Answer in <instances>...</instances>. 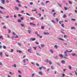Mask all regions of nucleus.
Returning a JSON list of instances; mask_svg holds the SVG:
<instances>
[{
    "label": "nucleus",
    "mask_w": 77,
    "mask_h": 77,
    "mask_svg": "<svg viewBox=\"0 0 77 77\" xmlns=\"http://www.w3.org/2000/svg\"><path fill=\"white\" fill-rule=\"evenodd\" d=\"M18 45H20V46H21V43H18Z\"/></svg>",
    "instance_id": "nucleus-45"
},
{
    "label": "nucleus",
    "mask_w": 77,
    "mask_h": 77,
    "mask_svg": "<svg viewBox=\"0 0 77 77\" xmlns=\"http://www.w3.org/2000/svg\"><path fill=\"white\" fill-rule=\"evenodd\" d=\"M40 20H43V17H41V18H40Z\"/></svg>",
    "instance_id": "nucleus-50"
},
{
    "label": "nucleus",
    "mask_w": 77,
    "mask_h": 77,
    "mask_svg": "<svg viewBox=\"0 0 77 77\" xmlns=\"http://www.w3.org/2000/svg\"><path fill=\"white\" fill-rule=\"evenodd\" d=\"M45 62L46 63H49V60L48 59H46L45 60Z\"/></svg>",
    "instance_id": "nucleus-3"
},
{
    "label": "nucleus",
    "mask_w": 77,
    "mask_h": 77,
    "mask_svg": "<svg viewBox=\"0 0 77 77\" xmlns=\"http://www.w3.org/2000/svg\"><path fill=\"white\" fill-rule=\"evenodd\" d=\"M51 53H53V51L52 50H51L50 51Z\"/></svg>",
    "instance_id": "nucleus-28"
},
{
    "label": "nucleus",
    "mask_w": 77,
    "mask_h": 77,
    "mask_svg": "<svg viewBox=\"0 0 77 77\" xmlns=\"http://www.w3.org/2000/svg\"><path fill=\"white\" fill-rule=\"evenodd\" d=\"M66 37H67V36H66V35H64L63 38H66Z\"/></svg>",
    "instance_id": "nucleus-41"
},
{
    "label": "nucleus",
    "mask_w": 77,
    "mask_h": 77,
    "mask_svg": "<svg viewBox=\"0 0 77 77\" xmlns=\"http://www.w3.org/2000/svg\"><path fill=\"white\" fill-rule=\"evenodd\" d=\"M3 48L4 49H6V47L5 46H3Z\"/></svg>",
    "instance_id": "nucleus-59"
},
{
    "label": "nucleus",
    "mask_w": 77,
    "mask_h": 77,
    "mask_svg": "<svg viewBox=\"0 0 77 77\" xmlns=\"http://www.w3.org/2000/svg\"><path fill=\"white\" fill-rule=\"evenodd\" d=\"M42 68H43L42 66V67H40L39 68V69H40V70H41V69H42Z\"/></svg>",
    "instance_id": "nucleus-38"
},
{
    "label": "nucleus",
    "mask_w": 77,
    "mask_h": 77,
    "mask_svg": "<svg viewBox=\"0 0 77 77\" xmlns=\"http://www.w3.org/2000/svg\"><path fill=\"white\" fill-rule=\"evenodd\" d=\"M75 13H76V14H77V10H75Z\"/></svg>",
    "instance_id": "nucleus-63"
},
{
    "label": "nucleus",
    "mask_w": 77,
    "mask_h": 77,
    "mask_svg": "<svg viewBox=\"0 0 77 77\" xmlns=\"http://www.w3.org/2000/svg\"><path fill=\"white\" fill-rule=\"evenodd\" d=\"M56 13L54 12V14L53 15V17H55V16H54V15H56Z\"/></svg>",
    "instance_id": "nucleus-22"
},
{
    "label": "nucleus",
    "mask_w": 77,
    "mask_h": 77,
    "mask_svg": "<svg viewBox=\"0 0 77 77\" xmlns=\"http://www.w3.org/2000/svg\"><path fill=\"white\" fill-rule=\"evenodd\" d=\"M41 4L42 6H45V4H44V2H42Z\"/></svg>",
    "instance_id": "nucleus-11"
},
{
    "label": "nucleus",
    "mask_w": 77,
    "mask_h": 77,
    "mask_svg": "<svg viewBox=\"0 0 77 77\" xmlns=\"http://www.w3.org/2000/svg\"><path fill=\"white\" fill-rule=\"evenodd\" d=\"M72 50H71L70 51H68L66 50L64 53V55H63L64 58H65V59H68V58L66 57H67L68 56V54H67V52L68 53H71V52H72Z\"/></svg>",
    "instance_id": "nucleus-1"
},
{
    "label": "nucleus",
    "mask_w": 77,
    "mask_h": 77,
    "mask_svg": "<svg viewBox=\"0 0 77 77\" xmlns=\"http://www.w3.org/2000/svg\"><path fill=\"white\" fill-rule=\"evenodd\" d=\"M13 34L14 35H16L15 33V32H13Z\"/></svg>",
    "instance_id": "nucleus-60"
},
{
    "label": "nucleus",
    "mask_w": 77,
    "mask_h": 77,
    "mask_svg": "<svg viewBox=\"0 0 77 77\" xmlns=\"http://www.w3.org/2000/svg\"><path fill=\"white\" fill-rule=\"evenodd\" d=\"M64 26L65 25H64V24L63 23L61 25V26H62V27H63V28H64Z\"/></svg>",
    "instance_id": "nucleus-29"
},
{
    "label": "nucleus",
    "mask_w": 77,
    "mask_h": 77,
    "mask_svg": "<svg viewBox=\"0 0 77 77\" xmlns=\"http://www.w3.org/2000/svg\"><path fill=\"white\" fill-rule=\"evenodd\" d=\"M41 45L42 48H43V47H44L45 46V45H44L43 44H42Z\"/></svg>",
    "instance_id": "nucleus-16"
},
{
    "label": "nucleus",
    "mask_w": 77,
    "mask_h": 77,
    "mask_svg": "<svg viewBox=\"0 0 77 77\" xmlns=\"http://www.w3.org/2000/svg\"><path fill=\"white\" fill-rule=\"evenodd\" d=\"M28 32H29V34H30L31 33V31H30V30H28Z\"/></svg>",
    "instance_id": "nucleus-34"
},
{
    "label": "nucleus",
    "mask_w": 77,
    "mask_h": 77,
    "mask_svg": "<svg viewBox=\"0 0 77 77\" xmlns=\"http://www.w3.org/2000/svg\"><path fill=\"white\" fill-rule=\"evenodd\" d=\"M23 17H22L21 18H20V19L21 20H23Z\"/></svg>",
    "instance_id": "nucleus-46"
},
{
    "label": "nucleus",
    "mask_w": 77,
    "mask_h": 77,
    "mask_svg": "<svg viewBox=\"0 0 77 77\" xmlns=\"http://www.w3.org/2000/svg\"><path fill=\"white\" fill-rule=\"evenodd\" d=\"M44 35H49V33L48 32H44Z\"/></svg>",
    "instance_id": "nucleus-10"
},
{
    "label": "nucleus",
    "mask_w": 77,
    "mask_h": 77,
    "mask_svg": "<svg viewBox=\"0 0 77 77\" xmlns=\"http://www.w3.org/2000/svg\"><path fill=\"white\" fill-rule=\"evenodd\" d=\"M57 65H58L59 66H60V64L59 63H57Z\"/></svg>",
    "instance_id": "nucleus-33"
},
{
    "label": "nucleus",
    "mask_w": 77,
    "mask_h": 77,
    "mask_svg": "<svg viewBox=\"0 0 77 77\" xmlns=\"http://www.w3.org/2000/svg\"><path fill=\"white\" fill-rule=\"evenodd\" d=\"M2 54H3V53H2V52H0V57H2Z\"/></svg>",
    "instance_id": "nucleus-8"
},
{
    "label": "nucleus",
    "mask_w": 77,
    "mask_h": 77,
    "mask_svg": "<svg viewBox=\"0 0 77 77\" xmlns=\"http://www.w3.org/2000/svg\"><path fill=\"white\" fill-rule=\"evenodd\" d=\"M58 5L60 7V8H62V5L58 3Z\"/></svg>",
    "instance_id": "nucleus-24"
},
{
    "label": "nucleus",
    "mask_w": 77,
    "mask_h": 77,
    "mask_svg": "<svg viewBox=\"0 0 77 77\" xmlns=\"http://www.w3.org/2000/svg\"><path fill=\"white\" fill-rule=\"evenodd\" d=\"M13 66H14V68H16L17 67V64H14Z\"/></svg>",
    "instance_id": "nucleus-12"
},
{
    "label": "nucleus",
    "mask_w": 77,
    "mask_h": 77,
    "mask_svg": "<svg viewBox=\"0 0 77 77\" xmlns=\"http://www.w3.org/2000/svg\"><path fill=\"white\" fill-rule=\"evenodd\" d=\"M55 48H57V49L58 48V46H57V45H55Z\"/></svg>",
    "instance_id": "nucleus-27"
},
{
    "label": "nucleus",
    "mask_w": 77,
    "mask_h": 77,
    "mask_svg": "<svg viewBox=\"0 0 77 77\" xmlns=\"http://www.w3.org/2000/svg\"><path fill=\"white\" fill-rule=\"evenodd\" d=\"M23 61L24 63H26V60L25 59L23 60Z\"/></svg>",
    "instance_id": "nucleus-35"
},
{
    "label": "nucleus",
    "mask_w": 77,
    "mask_h": 77,
    "mask_svg": "<svg viewBox=\"0 0 77 77\" xmlns=\"http://www.w3.org/2000/svg\"><path fill=\"white\" fill-rule=\"evenodd\" d=\"M0 14H3V11L0 10Z\"/></svg>",
    "instance_id": "nucleus-57"
},
{
    "label": "nucleus",
    "mask_w": 77,
    "mask_h": 77,
    "mask_svg": "<svg viewBox=\"0 0 77 77\" xmlns=\"http://www.w3.org/2000/svg\"><path fill=\"white\" fill-rule=\"evenodd\" d=\"M29 3L30 5H33V3L32 2H31Z\"/></svg>",
    "instance_id": "nucleus-31"
},
{
    "label": "nucleus",
    "mask_w": 77,
    "mask_h": 77,
    "mask_svg": "<svg viewBox=\"0 0 77 77\" xmlns=\"http://www.w3.org/2000/svg\"><path fill=\"white\" fill-rule=\"evenodd\" d=\"M28 30H31V28H30V26H29L28 28Z\"/></svg>",
    "instance_id": "nucleus-52"
},
{
    "label": "nucleus",
    "mask_w": 77,
    "mask_h": 77,
    "mask_svg": "<svg viewBox=\"0 0 77 77\" xmlns=\"http://www.w3.org/2000/svg\"><path fill=\"white\" fill-rule=\"evenodd\" d=\"M63 18H66V15L65 14H64L63 16Z\"/></svg>",
    "instance_id": "nucleus-43"
},
{
    "label": "nucleus",
    "mask_w": 77,
    "mask_h": 77,
    "mask_svg": "<svg viewBox=\"0 0 77 77\" xmlns=\"http://www.w3.org/2000/svg\"><path fill=\"white\" fill-rule=\"evenodd\" d=\"M16 17H17V16L16 15H14V18H16Z\"/></svg>",
    "instance_id": "nucleus-62"
},
{
    "label": "nucleus",
    "mask_w": 77,
    "mask_h": 77,
    "mask_svg": "<svg viewBox=\"0 0 77 77\" xmlns=\"http://www.w3.org/2000/svg\"><path fill=\"white\" fill-rule=\"evenodd\" d=\"M41 28H42V29H44V26H42Z\"/></svg>",
    "instance_id": "nucleus-61"
},
{
    "label": "nucleus",
    "mask_w": 77,
    "mask_h": 77,
    "mask_svg": "<svg viewBox=\"0 0 77 77\" xmlns=\"http://www.w3.org/2000/svg\"><path fill=\"white\" fill-rule=\"evenodd\" d=\"M50 65H52V62H51V61L50 60H49V62Z\"/></svg>",
    "instance_id": "nucleus-18"
},
{
    "label": "nucleus",
    "mask_w": 77,
    "mask_h": 77,
    "mask_svg": "<svg viewBox=\"0 0 77 77\" xmlns=\"http://www.w3.org/2000/svg\"><path fill=\"white\" fill-rule=\"evenodd\" d=\"M33 48H34V49L35 50H36V48H37V47H33Z\"/></svg>",
    "instance_id": "nucleus-42"
},
{
    "label": "nucleus",
    "mask_w": 77,
    "mask_h": 77,
    "mask_svg": "<svg viewBox=\"0 0 77 77\" xmlns=\"http://www.w3.org/2000/svg\"><path fill=\"white\" fill-rule=\"evenodd\" d=\"M36 65L37 66H39V64L37 63Z\"/></svg>",
    "instance_id": "nucleus-48"
},
{
    "label": "nucleus",
    "mask_w": 77,
    "mask_h": 77,
    "mask_svg": "<svg viewBox=\"0 0 77 77\" xmlns=\"http://www.w3.org/2000/svg\"><path fill=\"white\" fill-rule=\"evenodd\" d=\"M71 20L72 21H75V19H73V18H72V19H71Z\"/></svg>",
    "instance_id": "nucleus-26"
},
{
    "label": "nucleus",
    "mask_w": 77,
    "mask_h": 77,
    "mask_svg": "<svg viewBox=\"0 0 77 77\" xmlns=\"http://www.w3.org/2000/svg\"><path fill=\"white\" fill-rule=\"evenodd\" d=\"M69 68L70 69H71V68H72V67H71V66H69Z\"/></svg>",
    "instance_id": "nucleus-23"
},
{
    "label": "nucleus",
    "mask_w": 77,
    "mask_h": 77,
    "mask_svg": "<svg viewBox=\"0 0 77 77\" xmlns=\"http://www.w3.org/2000/svg\"><path fill=\"white\" fill-rule=\"evenodd\" d=\"M30 20H35V18H34V17H30Z\"/></svg>",
    "instance_id": "nucleus-17"
},
{
    "label": "nucleus",
    "mask_w": 77,
    "mask_h": 77,
    "mask_svg": "<svg viewBox=\"0 0 77 77\" xmlns=\"http://www.w3.org/2000/svg\"><path fill=\"white\" fill-rule=\"evenodd\" d=\"M18 72L19 73H20V74H21V71H20V70H18Z\"/></svg>",
    "instance_id": "nucleus-54"
},
{
    "label": "nucleus",
    "mask_w": 77,
    "mask_h": 77,
    "mask_svg": "<svg viewBox=\"0 0 77 77\" xmlns=\"http://www.w3.org/2000/svg\"><path fill=\"white\" fill-rule=\"evenodd\" d=\"M75 29V28H74V27H72V28H71V29Z\"/></svg>",
    "instance_id": "nucleus-55"
},
{
    "label": "nucleus",
    "mask_w": 77,
    "mask_h": 77,
    "mask_svg": "<svg viewBox=\"0 0 77 77\" xmlns=\"http://www.w3.org/2000/svg\"><path fill=\"white\" fill-rule=\"evenodd\" d=\"M17 53H18V52L19 53H22V51L20 50H17Z\"/></svg>",
    "instance_id": "nucleus-5"
},
{
    "label": "nucleus",
    "mask_w": 77,
    "mask_h": 77,
    "mask_svg": "<svg viewBox=\"0 0 77 77\" xmlns=\"http://www.w3.org/2000/svg\"><path fill=\"white\" fill-rule=\"evenodd\" d=\"M9 74H11V75H12V74H14V73L13 72V73H12L11 72H9Z\"/></svg>",
    "instance_id": "nucleus-25"
},
{
    "label": "nucleus",
    "mask_w": 77,
    "mask_h": 77,
    "mask_svg": "<svg viewBox=\"0 0 77 77\" xmlns=\"http://www.w3.org/2000/svg\"><path fill=\"white\" fill-rule=\"evenodd\" d=\"M36 54L37 55V56H40V54H39L38 53H36Z\"/></svg>",
    "instance_id": "nucleus-51"
},
{
    "label": "nucleus",
    "mask_w": 77,
    "mask_h": 77,
    "mask_svg": "<svg viewBox=\"0 0 77 77\" xmlns=\"http://www.w3.org/2000/svg\"><path fill=\"white\" fill-rule=\"evenodd\" d=\"M61 62L62 63H63V64H65V61L64 60H62Z\"/></svg>",
    "instance_id": "nucleus-4"
},
{
    "label": "nucleus",
    "mask_w": 77,
    "mask_h": 77,
    "mask_svg": "<svg viewBox=\"0 0 77 77\" xmlns=\"http://www.w3.org/2000/svg\"><path fill=\"white\" fill-rule=\"evenodd\" d=\"M50 2L49 1H46L45 3L47 4L48 3H49Z\"/></svg>",
    "instance_id": "nucleus-40"
},
{
    "label": "nucleus",
    "mask_w": 77,
    "mask_h": 77,
    "mask_svg": "<svg viewBox=\"0 0 77 77\" xmlns=\"http://www.w3.org/2000/svg\"><path fill=\"white\" fill-rule=\"evenodd\" d=\"M51 21V22L53 23H55V21H54V20H52Z\"/></svg>",
    "instance_id": "nucleus-37"
},
{
    "label": "nucleus",
    "mask_w": 77,
    "mask_h": 77,
    "mask_svg": "<svg viewBox=\"0 0 77 77\" xmlns=\"http://www.w3.org/2000/svg\"><path fill=\"white\" fill-rule=\"evenodd\" d=\"M66 69H63V71L64 72H65L66 71Z\"/></svg>",
    "instance_id": "nucleus-47"
},
{
    "label": "nucleus",
    "mask_w": 77,
    "mask_h": 77,
    "mask_svg": "<svg viewBox=\"0 0 77 77\" xmlns=\"http://www.w3.org/2000/svg\"><path fill=\"white\" fill-rule=\"evenodd\" d=\"M31 51V49H28V52H29V53H32V52H31V51Z\"/></svg>",
    "instance_id": "nucleus-15"
},
{
    "label": "nucleus",
    "mask_w": 77,
    "mask_h": 77,
    "mask_svg": "<svg viewBox=\"0 0 77 77\" xmlns=\"http://www.w3.org/2000/svg\"><path fill=\"white\" fill-rule=\"evenodd\" d=\"M21 26L22 27H24V25L23 24H21Z\"/></svg>",
    "instance_id": "nucleus-36"
},
{
    "label": "nucleus",
    "mask_w": 77,
    "mask_h": 77,
    "mask_svg": "<svg viewBox=\"0 0 77 77\" xmlns=\"http://www.w3.org/2000/svg\"><path fill=\"white\" fill-rule=\"evenodd\" d=\"M2 1L1 3L2 4H5V1L4 0H1Z\"/></svg>",
    "instance_id": "nucleus-9"
},
{
    "label": "nucleus",
    "mask_w": 77,
    "mask_h": 77,
    "mask_svg": "<svg viewBox=\"0 0 77 77\" xmlns=\"http://www.w3.org/2000/svg\"><path fill=\"white\" fill-rule=\"evenodd\" d=\"M8 32L9 33H10L11 32V30L9 29H8Z\"/></svg>",
    "instance_id": "nucleus-32"
},
{
    "label": "nucleus",
    "mask_w": 77,
    "mask_h": 77,
    "mask_svg": "<svg viewBox=\"0 0 77 77\" xmlns=\"http://www.w3.org/2000/svg\"><path fill=\"white\" fill-rule=\"evenodd\" d=\"M58 39H59V40H60L61 41H64V40H63V39L61 38H58Z\"/></svg>",
    "instance_id": "nucleus-13"
},
{
    "label": "nucleus",
    "mask_w": 77,
    "mask_h": 77,
    "mask_svg": "<svg viewBox=\"0 0 77 77\" xmlns=\"http://www.w3.org/2000/svg\"><path fill=\"white\" fill-rule=\"evenodd\" d=\"M35 43L37 45H38V44H39V43H38V42H35Z\"/></svg>",
    "instance_id": "nucleus-49"
},
{
    "label": "nucleus",
    "mask_w": 77,
    "mask_h": 77,
    "mask_svg": "<svg viewBox=\"0 0 77 77\" xmlns=\"http://www.w3.org/2000/svg\"><path fill=\"white\" fill-rule=\"evenodd\" d=\"M30 41H35V38H31L30 39Z\"/></svg>",
    "instance_id": "nucleus-2"
},
{
    "label": "nucleus",
    "mask_w": 77,
    "mask_h": 77,
    "mask_svg": "<svg viewBox=\"0 0 77 77\" xmlns=\"http://www.w3.org/2000/svg\"><path fill=\"white\" fill-rule=\"evenodd\" d=\"M59 56H60V57H63V55H62V54H61L59 55Z\"/></svg>",
    "instance_id": "nucleus-30"
},
{
    "label": "nucleus",
    "mask_w": 77,
    "mask_h": 77,
    "mask_svg": "<svg viewBox=\"0 0 77 77\" xmlns=\"http://www.w3.org/2000/svg\"><path fill=\"white\" fill-rule=\"evenodd\" d=\"M0 8H1V9H5V8H3V7H2L1 6H0Z\"/></svg>",
    "instance_id": "nucleus-19"
},
{
    "label": "nucleus",
    "mask_w": 77,
    "mask_h": 77,
    "mask_svg": "<svg viewBox=\"0 0 77 77\" xmlns=\"http://www.w3.org/2000/svg\"><path fill=\"white\" fill-rule=\"evenodd\" d=\"M18 6H19V7H21V6H22V5H21V4L18 5Z\"/></svg>",
    "instance_id": "nucleus-39"
},
{
    "label": "nucleus",
    "mask_w": 77,
    "mask_h": 77,
    "mask_svg": "<svg viewBox=\"0 0 77 77\" xmlns=\"http://www.w3.org/2000/svg\"><path fill=\"white\" fill-rule=\"evenodd\" d=\"M51 69H54V68L53 67V66H51Z\"/></svg>",
    "instance_id": "nucleus-56"
},
{
    "label": "nucleus",
    "mask_w": 77,
    "mask_h": 77,
    "mask_svg": "<svg viewBox=\"0 0 77 77\" xmlns=\"http://www.w3.org/2000/svg\"><path fill=\"white\" fill-rule=\"evenodd\" d=\"M18 23H21V20L20 19H18Z\"/></svg>",
    "instance_id": "nucleus-14"
},
{
    "label": "nucleus",
    "mask_w": 77,
    "mask_h": 77,
    "mask_svg": "<svg viewBox=\"0 0 77 77\" xmlns=\"http://www.w3.org/2000/svg\"><path fill=\"white\" fill-rule=\"evenodd\" d=\"M39 74L40 75H42V72H39Z\"/></svg>",
    "instance_id": "nucleus-20"
},
{
    "label": "nucleus",
    "mask_w": 77,
    "mask_h": 77,
    "mask_svg": "<svg viewBox=\"0 0 77 77\" xmlns=\"http://www.w3.org/2000/svg\"><path fill=\"white\" fill-rule=\"evenodd\" d=\"M16 2H18V3H20V2H19V1H18V0H16Z\"/></svg>",
    "instance_id": "nucleus-44"
},
{
    "label": "nucleus",
    "mask_w": 77,
    "mask_h": 77,
    "mask_svg": "<svg viewBox=\"0 0 77 77\" xmlns=\"http://www.w3.org/2000/svg\"><path fill=\"white\" fill-rule=\"evenodd\" d=\"M18 77H21V75H19L18 76Z\"/></svg>",
    "instance_id": "nucleus-64"
},
{
    "label": "nucleus",
    "mask_w": 77,
    "mask_h": 77,
    "mask_svg": "<svg viewBox=\"0 0 77 77\" xmlns=\"http://www.w3.org/2000/svg\"><path fill=\"white\" fill-rule=\"evenodd\" d=\"M65 9L66 10V11H67V8H66V7H65Z\"/></svg>",
    "instance_id": "nucleus-58"
},
{
    "label": "nucleus",
    "mask_w": 77,
    "mask_h": 77,
    "mask_svg": "<svg viewBox=\"0 0 77 77\" xmlns=\"http://www.w3.org/2000/svg\"><path fill=\"white\" fill-rule=\"evenodd\" d=\"M55 12V10H52V12Z\"/></svg>",
    "instance_id": "nucleus-53"
},
{
    "label": "nucleus",
    "mask_w": 77,
    "mask_h": 77,
    "mask_svg": "<svg viewBox=\"0 0 77 77\" xmlns=\"http://www.w3.org/2000/svg\"><path fill=\"white\" fill-rule=\"evenodd\" d=\"M71 55H72V56H77V55L75 54L74 53H73Z\"/></svg>",
    "instance_id": "nucleus-7"
},
{
    "label": "nucleus",
    "mask_w": 77,
    "mask_h": 77,
    "mask_svg": "<svg viewBox=\"0 0 77 77\" xmlns=\"http://www.w3.org/2000/svg\"><path fill=\"white\" fill-rule=\"evenodd\" d=\"M68 2H69V3L70 4V5H72V2H71L69 1Z\"/></svg>",
    "instance_id": "nucleus-21"
},
{
    "label": "nucleus",
    "mask_w": 77,
    "mask_h": 77,
    "mask_svg": "<svg viewBox=\"0 0 77 77\" xmlns=\"http://www.w3.org/2000/svg\"><path fill=\"white\" fill-rule=\"evenodd\" d=\"M15 9L16 10H17V11L19 10V8L17 6L15 7Z\"/></svg>",
    "instance_id": "nucleus-6"
}]
</instances>
